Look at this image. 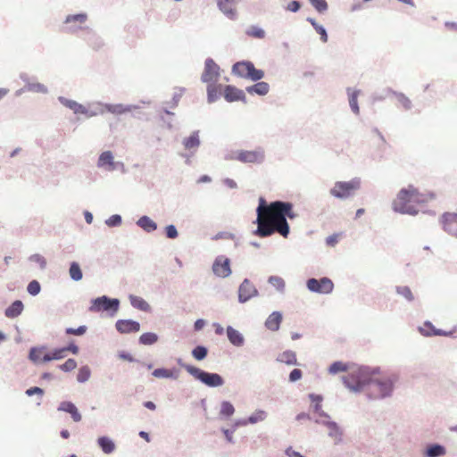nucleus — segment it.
Segmentation results:
<instances>
[{"mask_svg":"<svg viewBox=\"0 0 457 457\" xmlns=\"http://www.w3.org/2000/svg\"><path fill=\"white\" fill-rule=\"evenodd\" d=\"M381 369L378 366L351 364L346 376L342 377L344 386L353 393H361L365 386L371 384L373 378L380 374Z\"/></svg>","mask_w":457,"mask_h":457,"instance_id":"f257e3e1","label":"nucleus"},{"mask_svg":"<svg viewBox=\"0 0 457 457\" xmlns=\"http://www.w3.org/2000/svg\"><path fill=\"white\" fill-rule=\"evenodd\" d=\"M417 193V189L412 186H409L407 188H402L397 194L396 200L393 202L394 212L401 214H418L419 211L414 206L409 204L413 200L418 201V199L415 198Z\"/></svg>","mask_w":457,"mask_h":457,"instance_id":"f03ea898","label":"nucleus"},{"mask_svg":"<svg viewBox=\"0 0 457 457\" xmlns=\"http://www.w3.org/2000/svg\"><path fill=\"white\" fill-rule=\"evenodd\" d=\"M231 73L241 79L251 81H259L265 77L263 70L257 69L249 60H242L235 62L231 68Z\"/></svg>","mask_w":457,"mask_h":457,"instance_id":"7ed1b4c3","label":"nucleus"},{"mask_svg":"<svg viewBox=\"0 0 457 457\" xmlns=\"http://www.w3.org/2000/svg\"><path fill=\"white\" fill-rule=\"evenodd\" d=\"M225 160H236L242 163L262 164L265 161V151L258 146L254 150H237L225 155Z\"/></svg>","mask_w":457,"mask_h":457,"instance_id":"20e7f679","label":"nucleus"},{"mask_svg":"<svg viewBox=\"0 0 457 457\" xmlns=\"http://www.w3.org/2000/svg\"><path fill=\"white\" fill-rule=\"evenodd\" d=\"M120 306V299L104 295L91 299L88 311L90 312H106L109 317H114L118 312Z\"/></svg>","mask_w":457,"mask_h":457,"instance_id":"39448f33","label":"nucleus"},{"mask_svg":"<svg viewBox=\"0 0 457 457\" xmlns=\"http://www.w3.org/2000/svg\"><path fill=\"white\" fill-rule=\"evenodd\" d=\"M361 180L355 177L349 181H337L334 187L330 188L329 194L340 200H345L354 195L355 191L361 188Z\"/></svg>","mask_w":457,"mask_h":457,"instance_id":"423d86ee","label":"nucleus"},{"mask_svg":"<svg viewBox=\"0 0 457 457\" xmlns=\"http://www.w3.org/2000/svg\"><path fill=\"white\" fill-rule=\"evenodd\" d=\"M265 204V198L260 196L258 200V206L256 208V220L253 221L257 225L256 229L253 231V234L260 237H267L273 235L274 225L270 221L269 218L263 214V204Z\"/></svg>","mask_w":457,"mask_h":457,"instance_id":"0eeeda50","label":"nucleus"},{"mask_svg":"<svg viewBox=\"0 0 457 457\" xmlns=\"http://www.w3.org/2000/svg\"><path fill=\"white\" fill-rule=\"evenodd\" d=\"M287 208H289L287 201L275 200L263 204V214L269 218L271 223L285 220Z\"/></svg>","mask_w":457,"mask_h":457,"instance_id":"6e6552de","label":"nucleus"},{"mask_svg":"<svg viewBox=\"0 0 457 457\" xmlns=\"http://www.w3.org/2000/svg\"><path fill=\"white\" fill-rule=\"evenodd\" d=\"M88 16L86 12H79L75 14H68L61 28V31L66 34H77L79 30H86L87 26H83L87 21Z\"/></svg>","mask_w":457,"mask_h":457,"instance_id":"1a4fd4ad","label":"nucleus"},{"mask_svg":"<svg viewBox=\"0 0 457 457\" xmlns=\"http://www.w3.org/2000/svg\"><path fill=\"white\" fill-rule=\"evenodd\" d=\"M192 371H194L193 378L208 387L216 388L225 384L224 378L219 373L209 372L198 367Z\"/></svg>","mask_w":457,"mask_h":457,"instance_id":"9d476101","label":"nucleus"},{"mask_svg":"<svg viewBox=\"0 0 457 457\" xmlns=\"http://www.w3.org/2000/svg\"><path fill=\"white\" fill-rule=\"evenodd\" d=\"M398 375L392 374L388 377L382 378H373V381L371 382V384L377 386L378 390V398L385 399L392 396L395 390V385L398 381Z\"/></svg>","mask_w":457,"mask_h":457,"instance_id":"9b49d317","label":"nucleus"},{"mask_svg":"<svg viewBox=\"0 0 457 457\" xmlns=\"http://www.w3.org/2000/svg\"><path fill=\"white\" fill-rule=\"evenodd\" d=\"M306 287L312 293L328 295L332 293L334 283L328 277L320 278H311L306 280Z\"/></svg>","mask_w":457,"mask_h":457,"instance_id":"f8f14e48","label":"nucleus"},{"mask_svg":"<svg viewBox=\"0 0 457 457\" xmlns=\"http://www.w3.org/2000/svg\"><path fill=\"white\" fill-rule=\"evenodd\" d=\"M259 295V290L249 278H244L238 287L237 297L240 303H245Z\"/></svg>","mask_w":457,"mask_h":457,"instance_id":"ddd939ff","label":"nucleus"},{"mask_svg":"<svg viewBox=\"0 0 457 457\" xmlns=\"http://www.w3.org/2000/svg\"><path fill=\"white\" fill-rule=\"evenodd\" d=\"M220 76V68L213 61L212 58L208 57L204 61V69L201 76V80L204 83H216Z\"/></svg>","mask_w":457,"mask_h":457,"instance_id":"4468645a","label":"nucleus"},{"mask_svg":"<svg viewBox=\"0 0 457 457\" xmlns=\"http://www.w3.org/2000/svg\"><path fill=\"white\" fill-rule=\"evenodd\" d=\"M212 272L215 276L222 278L229 277L232 273L230 259L225 255H219L212 263Z\"/></svg>","mask_w":457,"mask_h":457,"instance_id":"2eb2a0df","label":"nucleus"},{"mask_svg":"<svg viewBox=\"0 0 457 457\" xmlns=\"http://www.w3.org/2000/svg\"><path fill=\"white\" fill-rule=\"evenodd\" d=\"M57 100L61 104L71 110L74 114H83L86 115L87 118H91L97 115L96 112L89 111L86 106L78 103L75 100L68 99L64 96H58Z\"/></svg>","mask_w":457,"mask_h":457,"instance_id":"dca6fc26","label":"nucleus"},{"mask_svg":"<svg viewBox=\"0 0 457 457\" xmlns=\"http://www.w3.org/2000/svg\"><path fill=\"white\" fill-rule=\"evenodd\" d=\"M223 96L228 103L240 101L244 104L247 103L245 92L233 85H226L223 88Z\"/></svg>","mask_w":457,"mask_h":457,"instance_id":"f3484780","label":"nucleus"},{"mask_svg":"<svg viewBox=\"0 0 457 457\" xmlns=\"http://www.w3.org/2000/svg\"><path fill=\"white\" fill-rule=\"evenodd\" d=\"M115 328L120 334L137 333L140 330V323L132 319H120L115 322Z\"/></svg>","mask_w":457,"mask_h":457,"instance_id":"a211bd4d","label":"nucleus"},{"mask_svg":"<svg viewBox=\"0 0 457 457\" xmlns=\"http://www.w3.org/2000/svg\"><path fill=\"white\" fill-rule=\"evenodd\" d=\"M443 228L449 235L457 237V213L445 212L442 215Z\"/></svg>","mask_w":457,"mask_h":457,"instance_id":"6ab92c4d","label":"nucleus"},{"mask_svg":"<svg viewBox=\"0 0 457 457\" xmlns=\"http://www.w3.org/2000/svg\"><path fill=\"white\" fill-rule=\"evenodd\" d=\"M199 134V130H195L190 134L189 137H187L182 140V145L185 150L188 151L190 155H195L201 145Z\"/></svg>","mask_w":457,"mask_h":457,"instance_id":"aec40b11","label":"nucleus"},{"mask_svg":"<svg viewBox=\"0 0 457 457\" xmlns=\"http://www.w3.org/2000/svg\"><path fill=\"white\" fill-rule=\"evenodd\" d=\"M98 104L103 105L104 107V110L112 114H123L129 112H131L132 110L139 109V105H134V104H102L98 103Z\"/></svg>","mask_w":457,"mask_h":457,"instance_id":"412c9836","label":"nucleus"},{"mask_svg":"<svg viewBox=\"0 0 457 457\" xmlns=\"http://www.w3.org/2000/svg\"><path fill=\"white\" fill-rule=\"evenodd\" d=\"M57 411L69 413L75 422L81 420L82 416L76 405L71 401H62L57 407Z\"/></svg>","mask_w":457,"mask_h":457,"instance_id":"4be33fe9","label":"nucleus"},{"mask_svg":"<svg viewBox=\"0 0 457 457\" xmlns=\"http://www.w3.org/2000/svg\"><path fill=\"white\" fill-rule=\"evenodd\" d=\"M327 428L328 429V436L332 438L335 445H339L344 441V430L343 428L336 422L332 421L327 424Z\"/></svg>","mask_w":457,"mask_h":457,"instance_id":"5701e85b","label":"nucleus"},{"mask_svg":"<svg viewBox=\"0 0 457 457\" xmlns=\"http://www.w3.org/2000/svg\"><path fill=\"white\" fill-rule=\"evenodd\" d=\"M282 320V312L278 311H274L266 319L264 326L268 330L276 332L279 329Z\"/></svg>","mask_w":457,"mask_h":457,"instance_id":"b1692460","label":"nucleus"},{"mask_svg":"<svg viewBox=\"0 0 457 457\" xmlns=\"http://www.w3.org/2000/svg\"><path fill=\"white\" fill-rule=\"evenodd\" d=\"M226 335L228 337V342L236 346V347H241L245 344V337L243 334L233 328L232 326H227L226 328Z\"/></svg>","mask_w":457,"mask_h":457,"instance_id":"393cba45","label":"nucleus"},{"mask_svg":"<svg viewBox=\"0 0 457 457\" xmlns=\"http://www.w3.org/2000/svg\"><path fill=\"white\" fill-rule=\"evenodd\" d=\"M97 446L105 454H112L115 449V442L108 436H100L96 439Z\"/></svg>","mask_w":457,"mask_h":457,"instance_id":"a878e982","label":"nucleus"},{"mask_svg":"<svg viewBox=\"0 0 457 457\" xmlns=\"http://www.w3.org/2000/svg\"><path fill=\"white\" fill-rule=\"evenodd\" d=\"M446 448L439 443L428 444L423 452L424 457H442L445 455Z\"/></svg>","mask_w":457,"mask_h":457,"instance_id":"bb28decb","label":"nucleus"},{"mask_svg":"<svg viewBox=\"0 0 457 457\" xmlns=\"http://www.w3.org/2000/svg\"><path fill=\"white\" fill-rule=\"evenodd\" d=\"M255 84L245 87V91L250 95H257L260 96H266L270 91V85L265 81H254Z\"/></svg>","mask_w":457,"mask_h":457,"instance_id":"cd10ccee","label":"nucleus"},{"mask_svg":"<svg viewBox=\"0 0 457 457\" xmlns=\"http://www.w3.org/2000/svg\"><path fill=\"white\" fill-rule=\"evenodd\" d=\"M308 397L314 403L312 409L315 413L320 418L330 419V415L322 410L321 402L323 401V396L321 395L311 393Z\"/></svg>","mask_w":457,"mask_h":457,"instance_id":"c85d7f7f","label":"nucleus"},{"mask_svg":"<svg viewBox=\"0 0 457 457\" xmlns=\"http://www.w3.org/2000/svg\"><path fill=\"white\" fill-rule=\"evenodd\" d=\"M24 310V304L21 300L13 301L5 310L4 315L9 319L17 318Z\"/></svg>","mask_w":457,"mask_h":457,"instance_id":"c756f323","label":"nucleus"},{"mask_svg":"<svg viewBox=\"0 0 457 457\" xmlns=\"http://www.w3.org/2000/svg\"><path fill=\"white\" fill-rule=\"evenodd\" d=\"M136 224L146 233H152L158 228L157 223L147 215L141 216Z\"/></svg>","mask_w":457,"mask_h":457,"instance_id":"7c9ffc66","label":"nucleus"},{"mask_svg":"<svg viewBox=\"0 0 457 457\" xmlns=\"http://www.w3.org/2000/svg\"><path fill=\"white\" fill-rule=\"evenodd\" d=\"M129 303L135 309H137L142 312H150L152 308L151 305L141 296L129 295Z\"/></svg>","mask_w":457,"mask_h":457,"instance_id":"2f4dec72","label":"nucleus"},{"mask_svg":"<svg viewBox=\"0 0 457 457\" xmlns=\"http://www.w3.org/2000/svg\"><path fill=\"white\" fill-rule=\"evenodd\" d=\"M207 102L212 104L216 102L220 95L222 85H216V83H207Z\"/></svg>","mask_w":457,"mask_h":457,"instance_id":"473e14b6","label":"nucleus"},{"mask_svg":"<svg viewBox=\"0 0 457 457\" xmlns=\"http://www.w3.org/2000/svg\"><path fill=\"white\" fill-rule=\"evenodd\" d=\"M86 31L87 33L86 40L92 48L97 50L104 46L103 39L92 29L87 27Z\"/></svg>","mask_w":457,"mask_h":457,"instance_id":"72a5a7b5","label":"nucleus"},{"mask_svg":"<svg viewBox=\"0 0 457 457\" xmlns=\"http://www.w3.org/2000/svg\"><path fill=\"white\" fill-rule=\"evenodd\" d=\"M347 95H348V101H349V106L352 110V112L354 114H359L360 108L358 104V96L360 95V90L358 89H352L351 87H347Z\"/></svg>","mask_w":457,"mask_h":457,"instance_id":"f704fd0d","label":"nucleus"},{"mask_svg":"<svg viewBox=\"0 0 457 457\" xmlns=\"http://www.w3.org/2000/svg\"><path fill=\"white\" fill-rule=\"evenodd\" d=\"M395 290L396 295L403 297L408 303L414 302L415 296L410 287L395 286Z\"/></svg>","mask_w":457,"mask_h":457,"instance_id":"c9c22d12","label":"nucleus"},{"mask_svg":"<svg viewBox=\"0 0 457 457\" xmlns=\"http://www.w3.org/2000/svg\"><path fill=\"white\" fill-rule=\"evenodd\" d=\"M268 417V413L266 411L258 409L254 411L251 415L247 418H245L246 424H256L258 422L264 421Z\"/></svg>","mask_w":457,"mask_h":457,"instance_id":"e433bc0d","label":"nucleus"},{"mask_svg":"<svg viewBox=\"0 0 457 457\" xmlns=\"http://www.w3.org/2000/svg\"><path fill=\"white\" fill-rule=\"evenodd\" d=\"M386 91L388 94L395 96L406 111H409L412 108L411 101L403 93L395 91L392 88H386Z\"/></svg>","mask_w":457,"mask_h":457,"instance_id":"4c0bfd02","label":"nucleus"},{"mask_svg":"<svg viewBox=\"0 0 457 457\" xmlns=\"http://www.w3.org/2000/svg\"><path fill=\"white\" fill-rule=\"evenodd\" d=\"M235 411L234 405L229 401H222L219 414L220 419L228 420L235 413Z\"/></svg>","mask_w":457,"mask_h":457,"instance_id":"58836bf2","label":"nucleus"},{"mask_svg":"<svg viewBox=\"0 0 457 457\" xmlns=\"http://www.w3.org/2000/svg\"><path fill=\"white\" fill-rule=\"evenodd\" d=\"M351 364L345 363L341 361H336L329 365L328 371L329 374L335 375L339 372H349Z\"/></svg>","mask_w":457,"mask_h":457,"instance_id":"ea45409f","label":"nucleus"},{"mask_svg":"<svg viewBox=\"0 0 457 457\" xmlns=\"http://www.w3.org/2000/svg\"><path fill=\"white\" fill-rule=\"evenodd\" d=\"M69 275L73 281H79L83 278V272L80 265L77 262H71L69 267Z\"/></svg>","mask_w":457,"mask_h":457,"instance_id":"a19ab883","label":"nucleus"},{"mask_svg":"<svg viewBox=\"0 0 457 457\" xmlns=\"http://www.w3.org/2000/svg\"><path fill=\"white\" fill-rule=\"evenodd\" d=\"M159 339V337L154 332L143 333L138 338V344L142 345H153Z\"/></svg>","mask_w":457,"mask_h":457,"instance_id":"79ce46f5","label":"nucleus"},{"mask_svg":"<svg viewBox=\"0 0 457 457\" xmlns=\"http://www.w3.org/2000/svg\"><path fill=\"white\" fill-rule=\"evenodd\" d=\"M278 361L284 362L287 365H297L296 354L291 350L284 351L278 358Z\"/></svg>","mask_w":457,"mask_h":457,"instance_id":"37998d69","label":"nucleus"},{"mask_svg":"<svg viewBox=\"0 0 457 457\" xmlns=\"http://www.w3.org/2000/svg\"><path fill=\"white\" fill-rule=\"evenodd\" d=\"M274 225V232L280 234L283 237L287 238L290 233V226L287 220H279L272 223Z\"/></svg>","mask_w":457,"mask_h":457,"instance_id":"c03bdc74","label":"nucleus"},{"mask_svg":"<svg viewBox=\"0 0 457 457\" xmlns=\"http://www.w3.org/2000/svg\"><path fill=\"white\" fill-rule=\"evenodd\" d=\"M231 0H218L219 9L228 17L234 18L236 11L230 5Z\"/></svg>","mask_w":457,"mask_h":457,"instance_id":"a18cd8bd","label":"nucleus"},{"mask_svg":"<svg viewBox=\"0 0 457 457\" xmlns=\"http://www.w3.org/2000/svg\"><path fill=\"white\" fill-rule=\"evenodd\" d=\"M268 283L274 287L278 292L283 294L285 292L286 283L285 280L279 276H270L268 278Z\"/></svg>","mask_w":457,"mask_h":457,"instance_id":"49530a36","label":"nucleus"},{"mask_svg":"<svg viewBox=\"0 0 457 457\" xmlns=\"http://www.w3.org/2000/svg\"><path fill=\"white\" fill-rule=\"evenodd\" d=\"M46 350V345L32 346L29 352V359L33 363H38L40 361V354Z\"/></svg>","mask_w":457,"mask_h":457,"instance_id":"de8ad7c7","label":"nucleus"},{"mask_svg":"<svg viewBox=\"0 0 457 457\" xmlns=\"http://www.w3.org/2000/svg\"><path fill=\"white\" fill-rule=\"evenodd\" d=\"M113 154L112 151H104L102 154H100L96 166L100 169H104L105 166L108 165L110 162L113 159Z\"/></svg>","mask_w":457,"mask_h":457,"instance_id":"09e8293b","label":"nucleus"},{"mask_svg":"<svg viewBox=\"0 0 457 457\" xmlns=\"http://www.w3.org/2000/svg\"><path fill=\"white\" fill-rule=\"evenodd\" d=\"M191 354L196 361H203L208 355V348L202 345H196L192 349Z\"/></svg>","mask_w":457,"mask_h":457,"instance_id":"8fccbe9b","label":"nucleus"},{"mask_svg":"<svg viewBox=\"0 0 457 457\" xmlns=\"http://www.w3.org/2000/svg\"><path fill=\"white\" fill-rule=\"evenodd\" d=\"M245 34L249 37L258 38V39L264 38L265 35H266L265 30L262 28L255 26V25L250 26L246 29Z\"/></svg>","mask_w":457,"mask_h":457,"instance_id":"3c124183","label":"nucleus"},{"mask_svg":"<svg viewBox=\"0 0 457 457\" xmlns=\"http://www.w3.org/2000/svg\"><path fill=\"white\" fill-rule=\"evenodd\" d=\"M91 376V370L88 365H83L79 368L77 374V381L79 383H86Z\"/></svg>","mask_w":457,"mask_h":457,"instance_id":"603ef678","label":"nucleus"},{"mask_svg":"<svg viewBox=\"0 0 457 457\" xmlns=\"http://www.w3.org/2000/svg\"><path fill=\"white\" fill-rule=\"evenodd\" d=\"M26 88L28 92L40 93L45 95L48 93L47 87L39 82H30V84L26 85Z\"/></svg>","mask_w":457,"mask_h":457,"instance_id":"864d4df0","label":"nucleus"},{"mask_svg":"<svg viewBox=\"0 0 457 457\" xmlns=\"http://www.w3.org/2000/svg\"><path fill=\"white\" fill-rule=\"evenodd\" d=\"M311 5L319 12L324 13L328 9V4L326 0H308Z\"/></svg>","mask_w":457,"mask_h":457,"instance_id":"5fc2aeb1","label":"nucleus"},{"mask_svg":"<svg viewBox=\"0 0 457 457\" xmlns=\"http://www.w3.org/2000/svg\"><path fill=\"white\" fill-rule=\"evenodd\" d=\"M420 333L424 337H434V336H443V337H449L453 334L452 331H445L440 328H436V330H433V332H426V329L424 328H419Z\"/></svg>","mask_w":457,"mask_h":457,"instance_id":"6e6d98bb","label":"nucleus"},{"mask_svg":"<svg viewBox=\"0 0 457 457\" xmlns=\"http://www.w3.org/2000/svg\"><path fill=\"white\" fill-rule=\"evenodd\" d=\"M104 223L109 228L119 227L122 223V217L120 214H112L105 220Z\"/></svg>","mask_w":457,"mask_h":457,"instance_id":"4d7b16f0","label":"nucleus"},{"mask_svg":"<svg viewBox=\"0 0 457 457\" xmlns=\"http://www.w3.org/2000/svg\"><path fill=\"white\" fill-rule=\"evenodd\" d=\"M40 291L41 285L36 279L31 280L27 286V292L32 296L37 295L40 293Z\"/></svg>","mask_w":457,"mask_h":457,"instance_id":"13d9d810","label":"nucleus"},{"mask_svg":"<svg viewBox=\"0 0 457 457\" xmlns=\"http://www.w3.org/2000/svg\"><path fill=\"white\" fill-rule=\"evenodd\" d=\"M87 331V327L86 325H81L76 328H65L66 335H74V336H83Z\"/></svg>","mask_w":457,"mask_h":457,"instance_id":"bf43d9fd","label":"nucleus"},{"mask_svg":"<svg viewBox=\"0 0 457 457\" xmlns=\"http://www.w3.org/2000/svg\"><path fill=\"white\" fill-rule=\"evenodd\" d=\"M76 367L77 361L72 358H70L64 363L58 365V369H60L63 372H70L76 369Z\"/></svg>","mask_w":457,"mask_h":457,"instance_id":"052dcab7","label":"nucleus"},{"mask_svg":"<svg viewBox=\"0 0 457 457\" xmlns=\"http://www.w3.org/2000/svg\"><path fill=\"white\" fill-rule=\"evenodd\" d=\"M164 233L167 238L175 239L179 237V231L175 225L170 224L164 228Z\"/></svg>","mask_w":457,"mask_h":457,"instance_id":"680f3d73","label":"nucleus"},{"mask_svg":"<svg viewBox=\"0 0 457 457\" xmlns=\"http://www.w3.org/2000/svg\"><path fill=\"white\" fill-rule=\"evenodd\" d=\"M29 260L30 262H34L37 263L41 270H45L46 267V258L38 253H34V254L30 255Z\"/></svg>","mask_w":457,"mask_h":457,"instance_id":"e2e57ef3","label":"nucleus"},{"mask_svg":"<svg viewBox=\"0 0 457 457\" xmlns=\"http://www.w3.org/2000/svg\"><path fill=\"white\" fill-rule=\"evenodd\" d=\"M314 29L320 35V41L322 43H327L328 40V35L326 28L323 25L319 24Z\"/></svg>","mask_w":457,"mask_h":457,"instance_id":"0e129e2a","label":"nucleus"},{"mask_svg":"<svg viewBox=\"0 0 457 457\" xmlns=\"http://www.w3.org/2000/svg\"><path fill=\"white\" fill-rule=\"evenodd\" d=\"M303 377V371L300 369H294L290 371L288 380L291 383H295L300 380Z\"/></svg>","mask_w":457,"mask_h":457,"instance_id":"69168bd1","label":"nucleus"},{"mask_svg":"<svg viewBox=\"0 0 457 457\" xmlns=\"http://www.w3.org/2000/svg\"><path fill=\"white\" fill-rule=\"evenodd\" d=\"M301 7L302 3L300 1L292 0L287 4L286 10L291 12H297L301 9Z\"/></svg>","mask_w":457,"mask_h":457,"instance_id":"338daca9","label":"nucleus"},{"mask_svg":"<svg viewBox=\"0 0 457 457\" xmlns=\"http://www.w3.org/2000/svg\"><path fill=\"white\" fill-rule=\"evenodd\" d=\"M52 353L54 361L62 360L66 356V352L63 346L53 349Z\"/></svg>","mask_w":457,"mask_h":457,"instance_id":"774afa93","label":"nucleus"}]
</instances>
